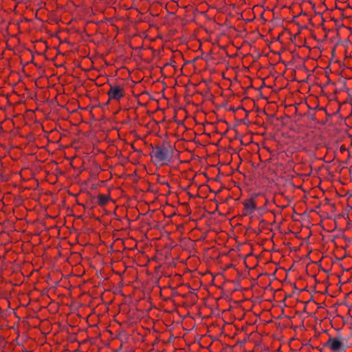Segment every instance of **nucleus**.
Wrapping results in <instances>:
<instances>
[{"label":"nucleus","instance_id":"nucleus-1","mask_svg":"<svg viewBox=\"0 0 352 352\" xmlns=\"http://www.w3.org/2000/svg\"><path fill=\"white\" fill-rule=\"evenodd\" d=\"M178 155V151L175 146L168 142H164L162 144L152 146L150 155L156 164L168 165L173 161L175 155Z\"/></svg>","mask_w":352,"mask_h":352},{"label":"nucleus","instance_id":"nucleus-2","mask_svg":"<svg viewBox=\"0 0 352 352\" xmlns=\"http://www.w3.org/2000/svg\"><path fill=\"white\" fill-rule=\"evenodd\" d=\"M268 204V200L265 196H254L245 199L242 201L243 209L242 211L243 216H249L253 214L255 210H264L265 206Z\"/></svg>","mask_w":352,"mask_h":352},{"label":"nucleus","instance_id":"nucleus-3","mask_svg":"<svg viewBox=\"0 0 352 352\" xmlns=\"http://www.w3.org/2000/svg\"><path fill=\"white\" fill-rule=\"evenodd\" d=\"M109 89L107 91L108 101L107 104L111 101L119 102L121 99L124 98L126 93L123 85L118 84H109Z\"/></svg>","mask_w":352,"mask_h":352},{"label":"nucleus","instance_id":"nucleus-4","mask_svg":"<svg viewBox=\"0 0 352 352\" xmlns=\"http://www.w3.org/2000/svg\"><path fill=\"white\" fill-rule=\"evenodd\" d=\"M324 347L329 349L331 352H345L346 351V346L340 336H329L324 344Z\"/></svg>","mask_w":352,"mask_h":352},{"label":"nucleus","instance_id":"nucleus-5","mask_svg":"<svg viewBox=\"0 0 352 352\" xmlns=\"http://www.w3.org/2000/svg\"><path fill=\"white\" fill-rule=\"evenodd\" d=\"M97 199L98 204L104 206L111 201V196L109 194H100L98 195Z\"/></svg>","mask_w":352,"mask_h":352}]
</instances>
